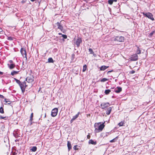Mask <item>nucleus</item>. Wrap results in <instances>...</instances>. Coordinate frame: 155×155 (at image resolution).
Listing matches in <instances>:
<instances>
[{
    "label": "nucleus",
    "mask_w": 155,
    "mask_h": 155,
    "mask_svg": "<svg viewBox=\"0 0 155 155\" xmlns=\"http://www.w3.org/2000/svg\"><path fill=\"white\" fill-rule=\"evenodd\" d=\"M101 123H96L94 125V127L95 128V131L96 132H99L101 131L104 127V123L99 125Z\"/></svg>",
    "instance_id": "f257e3e1"
},
{
    "label": "nucleus",
    "mask_w": 155,
    "mask_h": 155,
    "mask_svg": "<svg viewBox=\"0 0 155 155\" xmlns=\"http://www.w3.org/2000/svg\"><path fill=\"white\" fill-rule=\"evenodd\" d=\"M143 14L144 16L147 17L152 21H153L154 20V18H153V15L150 13H145L143 12Z\"/></svg>",
    "instance_id": "f03ea898"
},
{
    "label": "nucleus",
    "mask_w": 155,
    "mask_h": 155,
    "mask_svg": "<svg viewBox=\"0 0 155 155\" xmlns=\"http://www.w3.org/2000/svg\"><path fill=\"white\" fill-rule=\"evenodd\" d=\"M34 80V77L31 75H30L26 78L25 81L28 83H31Z\"/></svg>",
    "instance_id": "7ed1b4c3"
},
{
    "label": "nucleus",
    "mask_w": 155,
    "mask_h": 155,
    "mask_svg": "<svg viewBox=\"0 0 155 155\" xmlns=\"http://www.w3.org/2000/svg\"><path fill=\"white\" fill-rule=\"evenodd\" d=\"M124 38L122 36H116L114 39V41H117L119 42H124Z\"/></svg>",
    "instance_id": "20e7f679"
},
{
    "label": "nucleus",
    "mask_w": 155,
    "mask_h": 155,
    "mask_svg": "<svg viewBox=\"0 0 155 155\" xmlns=\"http://www.w3.org/2000/svg\"><path fill=\"white\" fill-rule=\"evenodd\" d=\"M62 21H62L60 22H58L56 24L58 26V28L60 29L61 31H62L63 29V25L62 23Z\"/></svg>",
    "instance_id": "39448f33"
},
{
    "label": "nucleus",
    "mask_w": 155,
    "mask_h": 155,
    "mask_svg": "<svg viewBox=\"0 0 155 155\" xmlns=\"http://www.w3.org/2000/svg\"><path fill=\"white\" fill-rule=\"evenodd\" d=\"M58 112V109L57 108H55L52 110L51 116L52 117H54L56 116Z\"/></svg>",
    "instance_id": "423d86ee"
},
{
    "label": "nucleus",
    "mask_w": 155,
    "mask_h": 155,
    "mask_svg": "<svg viewBox=\"0 0 155 155\" xmlns=\"http://www.w3.org/2000/svg\"><path fill=\"white\" fill-rule=\"evenodd\" d=\"M82 42V39L78 37L75 43L77 45V46L78 47H79L80 44Z\"/></svg>",
    "instance_id": "0eeeda50"
},
{
    "label": "nucleus",
    "mask_w": 155,
    "mask_h": 155,
    "mask_svg": "<svg viewBox=\"0 0 155 155\" xmlns=\"http://www.w3.org/2000/svg\"><path fill=\"white\" fill-rule=\"evenodd\" d=\"M110 105V104L108 102L103 103L101 105V107L102 109H104Z\"/></svg>",
    "instance_id": "6e6552de"
},
{
    "label": "nucleus",
    "mask_w": 155,
    "mask_h": 155,
    "mask_svg": "<svg viewBox=\"0 0 155 155\" xmlns=\"http://www.w3.org/2000/svg\"><path fill=\"white\" fill-rule=\"evenodd\" d=\"M20 51L22 55L25 58H27V54L25 49L24 48H21Z\"/></svg>",
    "instance_id": "1a4fd4ad"
},
{
    "label": "nucleus",
    "mask_w": 155,
    "mask_h": 155,
    "mask_svg": "<svg viewBox=\"0 0 155 155\" xmlns=\"http://www.w3.org/2000/svg\"><path fill=\"white\" fill-rule=\"evenodd\" d=\"M138 56L137 54L132 55L130 58V60L132 61H135L138 60Z\"/></svg>",
    "instance_id": "9d476101"
},
{
    "label": "nucleus",
    "mask_w": 155,
    "mask_h": 155,
    "mask_svg": "<svg viewBox=\"0 0 155 155\" xmlns=\"http://www.w3.org/2000/svg\"><path fill=\"white\" fill-rule=\"evenodd\" d=\"M121 91L122 88L120 87H117L115 89L114 91L116 93H118L120 92Z\"/></svg>",
    "instance_id": "9b49d317"
},
{
    "label": "nucleus",
    "mask_w": 155,
    "mask_h": 155,
    "mask_svg": "<svg viewBox=\"0 0 155 155\" xmlns=\"http://www.w3.org/2000/svg\"><path fill=\"white\" fill-rule=\"evenodd\" d=\"M80 113V112H78L77 114L75 116H73L71 120V122H72L74 120H75L78 117Z\"/></svg>",
    "instance_id": "f8f14e48"
},
{
    "label": "nucleus",
    "mask_w": 155,
    "mask_h": 155,
    "mask_svg": "<svg viewBox=\"0 0 155 155\" xmlns=\"http://www.w3.org/2000/svg\"><path fill=\"white\" fill-rule=\"evenodd\" d=\"M20 88H21V86L22 88H26V87H27V85L26 84V82L25 81L22 82V83H21L20 85H19Z\"/></svg>",
    "instance_id": "ddd939ff"
},
{
    "label": "nucleus",
    "mask_w": 155,
    "mask_h": 155,
    "mask_svg": "<svg viewBox=\"0 0 155 155\" xmlns=\"http://www.w3.org/2000/svg\"><path fill=\"white\" fill-rule=\"evenodd\" d=\"M112 110V107H108L106 111V114L107 115H109L110 113L111 110Z\"/></svg>",
    "instance_id": "4468645a"
},
{
    "label": "nucleus",
    "mask_w": 155,
    "mask_h": 155,
    "mask_svg": "<svg viewBox=\"0 0 155 155\" xmlns=\"http://www.w3.org/2000/svg\"><path fill=\"white\" fill-rule=\"evenodd\" d=\"M89 144L95 145L97 144L96 141H94L92 140H90L88 142Z\"/></svg>",
    "instance_id": "2eb2a0df"
},
{
    "label": "nucleus",
    "mask_w": 155,
    "mask_h": 155,
    "mask_svg": "<svg viewBox=\"0 0 155 155\" xmlns=\"http://www.w3.org/2000/svg\"><path fill=\"white\" fill-rule=\"evenodd\" d=\"M67 146L68 151L71 149V146L70 142L69 141H68Z\"/></svg>",
    "instance_id": "dca6fc26"
},
{
    "label": "nucleus",
    "mask_w": 155,
    "mask_h": 155,
    "mask_svg": "<svg viewBox=\"0 0 155 155\" xmlns=\"http://www.w3.org/2000/svg\"><path fill=\"white\" fill-rule=\"evenodd\" d=\"M109 67V66H102L101 67V68H100V70L101 71H104L106 69L108 68Z\"/></svg>",
    "instance_id": "f3484780"
},
{
    "label": "nucleus",
    "mask_w": 155,
    "mask_h": 155,
    "mask_svg": "<svg viewBox=\"0 0 155 155\" xmlns=\"http://www.w3.org/2000/svg\"><path fill=\"white\" fill-rule=\"evenodd\" d=\"M37 147L35 146L33 147L30 149V150L32 152H35L36 151Z\"/></svg>",
    "instance_id": "a211bd4d"
},
{
    "label": "nucleus",
    "mask_w": 155,
    "mask_h": 155,
    "mask_svg": "<svg viewBox=\"0 0 155 155\" xmlns=\"http://www.w3.org/2000/svg\"><path fill=\"white\" fill-rule=\"evenodd\" d=\"M19 71H12L11 73V75L13 76L14 75L17 74L18 73Z\"/></svg>",
    "instance_id": "6ab92c4d"
},
{
    "label": "nucleus",
    "mask_w": 155,
    "mask_h": 155,
    "mask_svg": "<svg viewBox=\"0 0 155 155\" xmlns=\"http://www.w3.org/2000/svg\"><path fill=\"white\" fill-rule=\"evenodd\" d=\"M15 65L14 64H11L9 65V68L10 69H12L15 67Z\"/></svg>",
    "instance_id": "aec40b11"
},
{
    "label": "nucleus",
    "mask_w": 155,
    "mask_h": 155,
    "mask_svg": "<svg viewBox=\"0 0 155 155\" xmlns=\"http://www.w3.org/2000/svg\"><path fill=\"white\" fill-rule=\"evenodd\" d=\"M136 46L137 48V54H140L141 53V51L140 50V49L137 46Z\"/></svg>",
    "instance_id": "412c9836"
},
{
    "label": "nucleus",
    "mask_w": 155,
    "mask_h": 155,
    "mask_svg": "<svg viewBox=\"0 0 155 155\" xmlns=\"http://www.w3.org/2000/svg\"><path fill=\"white\" fill-rule=\"evenodd\" d=\"M54 61L53 59L51 58H48V63H53Z\"/></svg>",
    "instance_id": "4be33fe9"
},
{
    "label": "nucleus",
    "mask_w": 155,
    "mask_h": 155,
    "mask_svg": "<svg viewBox=\"0 0 155 155\" xmlns=\"http://www.w3.org/2000/svg\"><path fill=\"white\" fill-rule=\"evenodd\" d=\"M111 91L109 89H107L105 91L104 93L106 94H109L110 92Z\"/></svg>",
    "instance_id": "5701e85b"
},
{
    "label": "nucleus",
    "mask_w": 155,
    "mask_h": 155,
    "mask_svg": "<svg viewBox=\"0 0 155 155\" xmlns=\"http://www.w3.org/2000/svg\"><path fill=\"white\" fill-rule=\"evenodd\" d=\"M3 105L2 107H1L0 108V113L2 114H3L4 112L3 108Z\"/></svg>",
    "instance_id": "b1692460"
},
{
    "label": "nucleus",
    "mask_w": 155,
    "mask_h": 155,
    "mask_svg": "<svg viewBox=\"0 0 155 155\" xmlns=\"http://www.w3.org/2000/svg\"><path fill=\"white\" fill-rule=\"evenodd\" d=\"M14 79L15 80V81H16V82L17 83H18L19 85H20V84H21V82L19 80L15 78H14Z\"/></svg>",
    "instance_id": "393cba45"
},
{
    "label": "nucleus",
    "mask_w": 155,
    "mask_h": 155,
    "mask_svg": "<svg viewBox=\"0 0 155 155\" xmlns=\"http://www.w3.org/2000/svg\"><path fill=\"white\" fill-rule=\"evenodd\" d=\"M87 68V65L86 64L84 65L83 66V72H84L85 71Z\"/></svg>",
    "instance_id": "a878e982"
},
{
    "label": "nucleus",
    "mask_w": 155,
    "mask_h": 155,
    "mask_svg": "<svg viewBox=\"0 0 155 155\" xmlns=\"http://www.w3.org/2000/svg\"><path fill=\"white\" fill-rule=\"evenodd\" d=\"M108 80V79L106 78H104L101 79L100 81L101 82H104Z\"/></svg>",
    "instance_id": "bb28decb"
},
{
    "label": "nucleus",
    "mask_w": 155,
    "mask_h": 155,
    "mask_svg": "<svg viewBox=\"0 0 155 155\" xmlns=\"http://www.w3.org/2000/svg\"><path fill=\"white\" fill-rule=\"evenodd\" d=\"M123 124H124V122H123V121H121V122H120V123H119L118 124V125L120 127H121V126H123Z\"/></svg>",
    "instance_id": "cd10ccee"
},
{
    "label": "nucleus",
    "mask_w": 155,
    "mask_h": 155,
    "mask_svg": "<svg viewBox=\"0 0 155 155\" xmlns=\"http://www.w3.org/2000/svg\"><path fill=\"white\" fill-rule=\"evenodd\" d=\"M0 118L1 119H3L5 120H6L7 119L8 117H3L1 115V116H0Z\"/></svg>",
    "instance_id": "c85d7f7f"
},
{
    "label": "nucleus",
    "mask_w": 155,
    "mask_h": 155,
    "mask_svg": "<svg viewBox=\"0 0 155 155\" xmlns=\"http://www.w3.org/2000/svg\"><path fill=\"white\" fill-rule=\"evenodd\" d=\"M5 101L6 103H7L8 102H9V103H8V104H10L11 102L9 101V99H7L6 98H5Z\"/></svg>",
    "instance_id": "c756f323"
},
{
    "label": "nucleus",
    "mask_w": 155,
    "mask_h": 155,
    "mask_svg": "<svg viewBox=\"0 0 155 155\" xmlns=\"http://www.w3.org/2000/svg\"><path fill=\"white\" fill-rule=\"evenodd\" d=\"M89 51L90 52L91 54H93L94 53L92 49L91 48L89 49Z\"/></svg>",
    "instance_id": "7c9ffc66"
},
{
    "label": "nucleus",
    "mask_w": 155,
    "mask_h": 155,
    "mask_svg": "<svg viewBox=\"0 0 155 155\" xmlns=\"http://www.w3.org/2000/svg\"><path fill=\"white\" fill-rule=\"evenodd\" d=\"M113 2L112 0H108V3L110 5H112L113 4Z\"/></svg>",
    "instance_id": "2f4dec72"
},
{
    "label": "nucleus",
    "mask_w": 155,
    "mask_h": 155,
    "mask_svg": "<svg viewBox=\"0 0 155 155\" xmlns=\"http://www.w3.org/2000/svg\"><path fill=\"white\" fill-rule=\"evenodd\" d=\"M62 36L64 39H66L67 38V36L65 35H62Z\"/></svg>",
    "instance_id": "473e14b6"
},
{
    "label": "nucleus",
    "mask_w": 155,
    "mask_h": 155,
    "mask_svg": "<svg viewBox=\"0 0 155 155\" xmlns=\"http://www.w3.org/2000/svg\"><path fill=\"white\" fill-rule=\"evenodd\" d=\"M8 39L9 40L12 41L13 40V39L12 37L9 36L8 37Z\"/></svg>",
    "instance_id": "72a5a7b5"
},
{
    "label": "nucleus",
    "mask_w": 155,
    "mask_h": 155,
    "mask_svg": "<svg viewBox=\"0 0 155 155\" xmlns=\"http://www.w3.org/2000/svg\"><path fill=\"white\" fill-rule=\"evenodd\" d=\"M21 91L22 92V93H24V91H25V88H22V87H21Z\"/></svg>",
    "instance_id": "f704fd0d"
},
{
    "label": "nucleus",
    "mask_w": 155,
    "mask_h": 155,
    "mask_svg": "<svg viewBox=\"0 0 155 155\" xmlns=\"http://www.w3.org/2000/svg\"><path fill=\"white\" fill-rule=\"evenodd\" d=\"M117 137H116L114 139H113L110 141V142L111 143L115 141V139Z\"/></svg>",
    "instance_id": "c9c22d12"
},
{
    "label": "nucleus",
    "mask_w": 155,
    "mask_h": 155,
    "mask_svg": "<svg viewBox=\"0 0 155 155\" xmlns=\"http://www.w3.org/2000/svg\"><path fill=\"white\" fill-rule=\"evenodd\" d=\"M135 71L134 70H132L131 71H130V74H133L135 73Z\"/></svg>",
    "instance_id": "e433bc0d"
},
{
    "label": "nucleus",
    "mask_w": 155,
    "mask_h": 155,
    "mask_svg": "<svg viewBox=\"0 0 155 155\" xmlns=\"http://www.w3.org/2000/svg\"><path fill=\"white\" fill-rule=\"evenodd\" d=\"M77 145H75V146H74V147H73V148L74 150H78V149H77Z\"/></svg>",
    "instance_id": "4c0bfd02"
},
{
    "label": "nucleus",
    "mask_w": 155,
    "mask_h": 155,
    "mask_svg": "<svg viewBox=\"0 0 155 155\" xmlns=\"http://www.w3.org/2000/svg\"><path fill=\"white\" fill-rule=\"evenodd\" d=\"M154 33V31H153L150 34V36H151L153 34V33Z\"/></svg>",
    "instance_id": "58836bf2"
},
{
    "label": "nucleus",
    "mask_w": 155,
    "mask_h": 155,
    "mask_svg": "<svg viewBox=\"0 0 155 155\" xmlns=\"http://www.w3.org/2000/svg\"><path fill=\"white\" fill-rule=\"evenodd\" d=\"M113 71V70H111V71H109L107 72V74H109V73L111 72H112Z\"/></svg>",
    "instance_id": "ea45409f"
},
{
    "label": "nucleus",
    "mask_w": 155,
    "mask_h": 155,
    "mask_svg": "<svg viewBox=\"0 0 155 155\" xmlns=\"http://www.w3.org/2000/svg\"><path fill=\"white\" fill-rule=\"evenodd\" d=\"M0 97L2 98H3L4 97L2 95L0 94Z\"/></svg>",
    "instance_id": "a19ab883"
},
{
    "label": "nucleus",
    "mask_w": 155,
    "mask_h": 155,
    "mask_svg": "<svg viewBox=\"0 0 155 155\" xmlns=\"http://www.w3.org/2000/svg\"><path fill=\"white\" fill-rule=\"evenodd\" d=\"M87 137L88 139H89L90 138V136L89 135H88L87 136Z\"/></svg>",
    "instance_id": "79ce46f5"
},
{
    "label": "nucleus",
    "mask_w": 155,
    "mask_h": 155,
    "mask_svg": "<svg viewBox=\"0 0 155 155\" xmlns=\"http://www.w3.org/2000/svg\"><path fill=\"white\" fill-rule=\"evenodd\" d=\"M9 62L11 64H13V61L12 60H11L9 61Z\"/></svg>",
    "instance_id": "37998d69"
},
{
    "label": "nucleus",
    "mask_w": 155,
    "mask_h": 155,
    "mask_svg": "<svg viewBox=\"0 0 155 155\" xmlns=\"http://www.w3.org/2000/svg\"><path fill=\"white\" fill-rule=\"evenodd\" d=\"M33 113H32L31 114V116H30L31 118H32V117H33Z\"/></svg>",
    "instance_id": "c03bdc74"
},
{
    "label": "nucleus",
    "mask_w": 155,
    "mask_h": 155,
    "mask_svg": "<svg viewBox=\"0 0 155 155\" xmlns=\"http://www.w3.org/2000/svg\"><path fill=\"white\" fill-rule=\"evenodd\" d=\"M3 74V73L2 72L0 71V75H2Z\"/></svg>",
    "instance_id": "a18cd8bd"
},
{
    "label": "nucleus",
    "mask_w": 155,
    "mask_h": 155,
    "mask_svg": "<svg viewBox=\"0 0 155 155\" xmlns=\"http://www.w3.org/2000/svg\"><path fill=\"white\" fill-rule=\"evenodd\" d=\"M113 2H117V0H112Z\"/></svg>",
    "instance_id": "49530a36"
},
{
    "label": "nucleus",
    "mask_w": 155,
    "mask_h": 155,
    "mask_svg": "<svg viewBox=\"0 0 155 155\" xmlns=\"http://www.w3.org/2000/svg\"><path fill=\"white\" fill-rule=\"evenodd\" d=\"M32 2H34L36 0H30Z\"/></svg>",
    "instance_id": "de8ad7c7"
},
{
    "label": "nucleus",
    "mask_w": 155,
    "mask_h": 155,
    "mask_svg": "<svg viewBox=\"0 0 155 155\" xmlns=\"http://www.w3.org/2000/svg\"><path fill=\"white\" fill-rule=\"evenodd\" d=\"M32 119H32V118H31V117H30V120L31 121H32Z\"/></svg>",
    "instance_id": "09e8293b"
},
{
    "label": "nucleus",
    "mask_w": 155,
    "mask_h": 155,
    "mask_svg": "<svg viewBox=\"0 0 155 155\" xmlns=\"http://www.w3.org/2000/svg\"><path fill=\"white\" fill-rule=\"evenodd\" d=\"M58 34H59V35H62V34L61 33H58Z\"/></svg>",
    "instance_id": "8fccbe9b"
},
{
    "label": "nucleus",
    "mask_w": 155,
    "mask_h": 155,
    "mask_svg": "<svg viewBox=\"0 0 155 155\" xmlns=\"http://www.w3.org/2000/svg\"><path fill=\"white\" fill-rule=\"evenodd\" d=\"M46 117V114H45L44 118H45Z\"/></svg>",
    "instance_id": "3c124183"
},
{
    "label": "nucleus",
    "mask_w": 155,
    "mask_h": 155,
    "mask_svg": "<svg viewBox=\"0 0 155 155\" xmlns=\"http://www.w3.org/2000/svg\"><path fill=\"white\" fill-rule=\"evenodd\" d=\"M22 2V3H24V2H24V1H22V2Z\"/></svg>",
    "instance_id": "603ef678"
}]
</instances>
